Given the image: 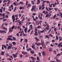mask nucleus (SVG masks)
Wrapping results in <instances>:
<instances>
[{
	"mask_svg": "<svg viewBox=\"0 0 62 62\" xmlns=\"http://www.w3.org/2000/svg\"><path fill=\"white\" fill-rule=\"evenodd\" d=\"M12 47V45L11 44H9V46H8L7 48L8 50H9L11 48V47Z\"/></svg>",
	"mask_w": 62,
	"mask_h": 62,
	"instance_id": "f257e3e1",
	"label": "nucleus"
},
{
	"mask_svg": "<svg viewBox=\"0 0 62 62\" xmlns=\"http://www.w3.org/2000/svg\"><path fill=\"white\" fill-rule=\"evenodd\" d=\"M15 18L14 17V15L12 16V19L13 20V22H14L16 19H15Z\"/></svg>",
	"mask_w": 62,
	"mask_h": 62,
	"instance_id": "f03ea898",
	"label": "nucleus"
},
{
	"mask_svg": "<svg viewBox=\"0 0 62 62\" xmlns=\"http://www.w3.org/2000/svg\"><path fill=\"white\" fill-rule=\"evenodd\" d=\"M27 29H28V28L27 27L24 30V31L25 33H27Z\"/></svg>",
	"mask_w": 62,
	"mask_h": 62,
	"instance_id": "7ed1b4c3",
	"label": "nucleus"
},
{
	"mask_svg": "<svg viewBox=\"0 0 62 62\" xmlns=\"http://www.w3.org/2000/svg\"><path fill=\"white\" fill-rule=\"evenodd\" d=\"M12 31H13V29H12V28H9V31L10 32H12Z\"/></svg>",
	"mask_w": 62,
	"mask_h": 62,
	"instance_id": "20e7f679",
	"label": "nucleus"
},
{
	"mask_svg": "<svg viewBox=\"0 0 62 62\" xmlns=\"http://www.w3.org/2000/svg\"><path fill=\"white\" fill-rule=\"evenodd\" d=\"M36 24L37 25H39V22L38 21H36Z\"/></svg>",
	"mask_w": 62,
	"mask_h": 62,
	"instance_id": "39448f33",
	"label": "nucleus"
},
{
	"mask_svg": "<svg viewBox=\"0 0 62 62\" xmlns=\"http://www.w3.org/2000/svg\"><path fill=\"white\" fill-rule=\"evenodd\" d=\"M32 17L33 18V19L34 21H37L36 19H35L34 18V16H32Z\"/></svg>",
	"mask_w": 62,
	"mask_h": 62,
	"instance_id": "423d86ee",
	"label": "nucleus"
},
{
	"mask_svg": "<svg viewBox=\"0 0 62 62\" xmlns=\"http://www.w3.org/2000/svg\"><path fill=\"white\" fill-rule=\"evenodd\" d=\"M7 40H10L11 41V40H13V39H12V38H7Z\"/></svg>",
	"mask_w": 62,
	"mask_h": 62,
	"instance_id": "0eeeda50",
	"label": "nucleus"
},
{
	"mask_svg": "<svg viewBox=\"0 0 62 62\" xmlns=\"http://www.w3.org/2000/svg\"><path fill=\"white\" fill-rule=\"evenodd\" d=\"M30 53H31V54H33L35 53V52L34 51L32 50L30 51Z\"/></svg>",
	"mask_w": 62,
	"mask_h": 62,
	"instance_id": "6e6552de",
	"label": "nucleus"
},
{
	"mask_svg": "<svg viewBox=\"0 0 62 62\" xmlns=\"http://www.w3.org/2000/svg\"><path fill=\"white\" fill-rule=\"evenodd\" d=\"M13 57L14 58H16V57L17 56V55H15V54H13Z\"/></svg>",
	"mask_w": 62,
	"mask_h": 62,
	"instance_id": "1a4fd4ad",
	"label": "nucleus"
},
{
	"mask_svg": "<svg viewBox=\"0 0 62 62\" xmlns=\"http://www.w3.org/2000/svg\"><path fill=\"white\" fill-rule=\"evenodd\" d=\"M36 6L34 5L32 6V8L33 9H36Z\"/></svg>",
	"mask_w": 62,
	"mask_h": 62,
	"instance_id": "9d476101",
	"label": "nucleus"
},
{
	"mask_svg": "<svg viewBox=\"0 0 62 62\" xmlns=\"http://www.w3.org/2000/svg\"><path fill=\"white\" fill-rule=\"evenodd\" d=\"M30 29L31 30H33V28L32 27V25H30Z\"/></svg>",
	"mask_w": 62,
	"mask_h": 62,
	"instance_id": "9b49d317",
	"label": "nucleus"
},
{
	"mask_svg": "<svg viewBox=\"0 0 62 62\" xmlns=\"http://www.w3.org/2000/svg\"><path fill=\"white\" fill-rule=\"evenodd\" d=\"M38 35V32H35L34 34L35 36H37Z\"/></svg>",
	"mask_w": 62,
	"mask_h": 62,
	"instance_id": "f8f14e48",
	"label": "nucleus"
},
{
	"mask_svg": "<svg viewBox=\"0 0 62 62\" xmlns=\"http://www.w3.org/2000/svg\"><path fill=\"white\" fill-rule=\"evenodd\" d=\"M31 50H32V49L30 48L29 49H27V51H31Z\"/></svg>",
	"mask_w": 62,
	"mask_h": 62,
	"instance_id": "ddd939ff",
	"label": "nucleus"
},
{
	"mask_svg": "<svg viewBox=\"0 0 62 62\" xmlns=\"http://www.w3.org/2000/svg\"><path fill=\"white\" fill-rule=\"evenodd\" d=\"M12 43H13L14 45H15L16 44V42H12Z\"/></svg>",
	"mask_w": 62,
	"mask_h": 62,
	"instance_id": "4468645a",
	"label": "nucleus"
},
{
	"mask_svg": "<svg viewBox=\"0 0 62 62\" xmlns=\"http://www.w3.org/2000/svg\"><path fill=\"white\" fill-rule=\"evenodd\" d=\"M38 3H37V4H39L40 3V1L39 0H37Z\"/></svg>",
	"mask_w": 62,
	"mask_h": 62,
	"instance_id": "2eb2a0df",
	"label": "nucleus"
},
{
	"mask_svg": "<svg viewBox=\"0 0 62 62\" xmlns=\"http://www.w3.org/2000/svg\"><path fill=\"white\" fill-rule=\"evenodd\" d=\"M4 53H5V52L4 51H2L1 52V55H2L4 54Z\"/></svg>",
	"mask_w": 62,
	"mask_h": 62,
	"instance_id": "dca6fc26",
	"label": "nucleus"
},
{
	"mask_svg": "<svg viewBox=\"0 0 62 62\" xmlns=\"http://www.w3.org/2000/svg\"><path fill=\"white\" fill-rule=\"evenodd\" d=\"M22 21H20L19 22V24L20 25H22Z\"/></svg>",
	"mask_w": 62,
	"mask_h": 62,
	"instance_id": "f3484780",
	"label": "nucleus"
},
{
	"mask_svg": "<svg viewBox=\"0 0 62 62\" xmlns=\"http://www.w3.org/2000/svg\"><path fill=\"white\" fill-rule=\"evenodd\" d=\"M28 8H30L31 6V5L30 4H28Z\"/></svg>",
	"mask_w": 62,
	"mask_h": 62,
	"instance_id": "a211bd4d",
	"label": "nucleus"
},
{
	"mask_svg": "<svg viewBox=\"0 0 62 62\" xmlns=\"http://www.w3.org/2000/svg\"><path fill=\"white\" fill-rule=\"evenodd\" d=\"M24 9V7H20V9Z\"/></svg>",
	"mask_w": 62,
	"mask_h": 62,
	"instance_id": "6ab92c4d",
	"label": "nucleus"
},
{
	"mask_svg": "<svg viewBox=\"0 0 62 62\" xmlns=\"http://www.w3.org/2000/svg\"><path fill=\"white\" fill-rule=\"evenodd\" d=\"M36 45H37L38 46H39V45H41V43H37L36 44Z\"/></svg>",
	"mask_w": 62,
	"mask_h": 62,
	"instance_id": "aec40b11",
	"label": "nucleus"
},
{
	"mask_svg": "<svg viewBox=\"0 0 62 62\" xmlns=\"http://www.w3.org/2000/svg\"><path fill=\"white\" fill-rule=\"evenodd\" d=\"M48 16H49V15H48V14H47L46 15L45 17L46 18H47V17H48Z\"/></svg>",
	"mask_w": 62,
	"mask_h": 62,
	"instance_id": "412c9836",
	"label": "nucleus"
},
{
	"mask_svg": "<svg viewBox=\"0 0 62 62\" xmlns=\"http://www.w3.org/2000/svg\"><path fill=\"white\" fill-rule=\"evenodd\" d=\"M32 46H31L32 48L34 47L35 46V44H33L32 45Z\"/></svg>",
	"mask_w": 62,
	"mask_h": 62,
	"instance_id": "4be33fe9",
	"label": "nucleus"
},
{
	"mask_svg": "<svg viewBox=\"0 0 62 62\" xmlns=\"http://www.w3.org/2000/svg\"><path fill=\"white\" fill-rule=\"evenodd\" d=\"M45 38H47L48 39H49V36L48 35H46L45 36Z\"/></svg>",
	"mask_w": 62,
	"mask_h": 62,
	"instance_id": "5701e85b",
	"label": "nucleus"
},
{
	"mask_svg": "<svg viewBox=\"0 0 62 62\" xmlns=\"http://www.w3.org/2000/svg\"><path fill=\"white\" fill-rule=\"evenodd\" d=\"M13 7V5L12 4L10 6V8H12Z\"/></svg>",
	"mask_w": 62,
	"mask_h": 62,
	"instance_id": "b1692460",
	"label": "nucleus"
},
{
	"mask_svg": "<svg viewBox=\"0 0 62 62\" xmlns=\"http://www.w3.org/2000/svg\"><path fill=\"white\" fill-rule=\"evenodd\" d=\"M56 39L57 40H58L59 38L58 37V36H56Z\"/></svg>",
	"mask_w": 62,
	"mask_h": 62,
	"instance_id": "393cba45",
	"label": "nucleus"
},
{
	"mask_svg": "<svg viewBox=\"0 0 62 62\" xmlns=\"http://www.w3.org/2000/svg\"><path fill=\"white\" fill-rule=\"evenodd\" d=\"M42 54L43 55H45V53H44V51H42Z\"/></svg>",
	"mask_w": 62,
	"mask_h": 62,
	"instance_id": "a878e982",
	"label": "nucleus"
},
{
	"mask_svg": "<svg viewBox=\"0 0 62 62\" xmlns=\"http://www.w3.org/2000/svg\"><path fill=\"white\" fill-rule=\"evenodd\" d=\"M61 61L59 60H58V59H56V62H60Z\"/></svg>",
	"mask_w": 62,
	"mask_h": 62,
	"instance_id": "bb28decb",
	"label": "nucleus"
},
{
	"mask_svg": "<svg viewBox=\"0 0 62 62\" xmlns=\"http://www.w3.org/2000/svg\"><path fill=\"white\" fill-rule=\"evenodd\" d=\"M13 38L14 40H16V38L14 37H13Z\"/></svg>",
	"mask_w": 62,
	"mask_h": 62,
	"instance_id": "cd10ccee",
	"label": "nucleus"
},
{
	"mask_svg": "<svg viewBox=\"0 0 62 62\" xmlns=\"http://www.w3.org/2000/svg\"><path fill=\"white\" fill-rule=\"evenodd\" d=\"M41 43L42 44V45L43 46L44 45V43H43V42L42 41H41Z\"/></svg>",
	"mask_w": 62,
	"mask_h": 62,
	"instance_id": "c85d7f7f",
	"label": "nucleus"
},
{
	"mask_svg": "<svg viewBox=\"0 0 62 62\" xmlns=\"http://www.w3.org/2000/svg\"><path fill=\"white\" fill-rule=\"evenodd\" d=\"M43 36H39V38L41 39H42V38Z\"/></svg>",
	"mask_w": 62,
	"mask_h": 62,
	"instance_id": "c756f323",
	"label": "nucleus"
},
{
	"mask_svg": "<svg viewBox=\"0 0 62 62\" xmlns=\"http://www.w3.org/2000/svg\"><path fill=\"white\" fill-rule=\"evenodd\" d=\"M6 33V31H2V33H4V34L5 33Z\"/></svg>",
	"mask_w": 62,
	"mask_h": 62,
	"instance_id": "7c9ffc66",
	"label": "nucleus"
},
{
	"mask_svg": "<svg viewBox=\"0 0 62 62\" xmlns=\"http://www.w3.org/2000/svg\"><path fill=\"white\" fill-rule=\"evenodd\" d=\"M16 35L17 37H19V33H18L16 34Z\"/></svg>",
	"mask_w": 62,
	"mask_h": 62,
	"instance_id": "2f4dec72",
	"label": "nucleus"
},
{
	"mask_svg": "<svg viewBox=\"0 0 62 62\" xmlns=\"http://www.w3.org/2000/svg\"><path fill=\"white\" fill-rule=\"evenodd\" d=\"M44 32V30H43L42 31H40V33H42Z\"/></svg>",
	"mask_w": 62,
	"mask_h": 62,
	"instance_id": "473e14b6",
	"label": "nucleus"
},
{
	"mask_svg": "<svg viewBox=\"0 0 62 62\" xmlns=\"http://www.w3.org/2000/svg\"><path fill=\"white\" fill-rule=\"evenodd\" d=\"M43 46V48H44V49H45V47H46L45 45H43V46Z\"/></svg>",
	"mask_w": 62,
	"mask_h": 62,
	"instance_id": "72a5a7b5",
	"label": "nucleus"
},
{
	"mask_svg": "<svg viewBox=\"0 0 62 62\" xmlns=\"http://www.w3.org/2000/svg\"><path fill=\"white\" fill-rule=\"evenodd\" d=\"M49 35L50 36H51V37H53V35H52V34H49Z\"/></svg>",
	"mask_w": 62,
	"mask_h": 62,
	"instance_id": "f704fd0d",
	"label": "nucleus"
},
{
	"mask_svg": "<svg viewBox=\"0 0 62 62\" xmlns=\"http://www.w3.org/2000/svg\"><path fill=\"white\" fill-rule=\"evenodd\" d=\"M41 26H38L37 27V28H38V29L40 28H41Z\"/></svg>",
	"mask_w": 62,
	"mask_h": 62,
	"instance_id": "c9c22d12",
	"label": "nucleus"
},
{
	"mask_svg": "<svg viewBox=\"0 0 62 62\" xmlns=\"http://www.w3.org/2000/svg\"><path fill=\"white\" fill-rule=\"evenodd\" d=\"M56 15H55L53 17V19H54L56 17Z\"/></svg>",
	"mask_w": 62,
	"mask_h": 62,
	"instance_id": "e433bc0d",
	"label": "nucleus"
},
{
	"mask_svg": "<svg viewBox=\"0 0 62 62\" xmlns=\"http://www.w3.org/2000/svg\"><path fill=\"white\" fill-rule=\"evenodd\" d=\"M60 55H61V54H57L56 55L57 56H60Z\"/></svg>",
	"mask_w": 62,
	"mask_h": 62,
	"instance_id": "4c0bfd02",
	"label": "nucleus"
},
{
	"mask_svg": "<svg viewBox=\"0 0 62 62\" xmlns=\"http://www.w3.org/2000/svg\"><path fill=\"white\" fill-rule=\"evenodd\" d=\"M46 3H47V4H48V3H50V1H46Z\"/></svg>",
	"mask_w": 62,
	"mask_h": 62,
	"instance_id": "58836bf2",
	"label": "nucleus"
},
{
	"mask_svg": "<svg viewBox=\"0 0 62 62\" xmlns=\"http://www.w3.org/2000/svg\"><path fill=\"white\" fill-rule=\"evenodd\" d=\"M35 39H36V40H39V39H38L37 38V37H35Z\"/></svg>",
	"mask_w": 62,
	"mask_h": 62,
	"instance_id": "ea45409f",
	"label": "nucleus"
},
{
	"mask_svg": "<svg viewBox=\"0 0 62 62\" xmlns=\"http://www.w3.org/2000/svg\"><path fill=\"white\" fill-rule=\"evenodd\" d=\"M46 30H49V29H50L49 28H48L47 27H46Z\"/></svg>",
	"mask_w": 62,
	"mask_h": 62,
	"instance_id": "a19ab883",
	"label": "nucleus"
},
{
	"mask_svg": "<svg viewBox=\"0 0 62 62\" xmlns=\"http://www.w3.org/2000/svg\"><path fill=\"white\" fill-rule=\"evenodd\" d=\"M39 19H40V20H43V19H42V17H39Z\"/></svg>",
	"mask_w": 62,
	"mask_h": 62,
	"instance_id": "79ce46f5",
	"label": "nucleus"
},
{
	"mask_svg": "<svg viewBox=\"0 0 62 62\" xmlns=\"http://www.w3.org/2000/svg\"><path fill=\"white\" fill-rule=\"evenodd\" d=\"M31 2H32V4L33 5H34V4H35V3L33 2V1H31Z\"/></svg>",
	"mask_w": 62,
	"mask_h": 62,
	"instance_id": "37998d69",
	"label": "nucleus"
},
{
	"mask_svg": "<svg viewBox=\"0 0 62 62\" xmlns=\"http://www.w3.org/2000/svg\"><path fill=\"white\" fill-rule=\"evenodd\" d=\"M24 17H23L22 19V22H23V21H24Z\"/></svg>",
	"mask_w": 62,
	"mask_h": 62,
	"instance_id": "c03bdc74",
	"label": "nucleus"
},
{
	"mask_svg": "<svg viewBox=\"0 0 62 62\" xmlns=\"http://www.w3.org/2000/svg\"><path fill=\"white\" fill-rule=\"evenodd\" d=\"M45 24H46V25H48V24H47V22H45Z\"/></svg>",
	"mask_w": 62,
	"mask_h": 62,
	"instance_id": "a18cd8bd",
	"label": "nucleus"
},
{
	"mask_svg": "<svg viewBox=\"0 0 62 62\" xmlns=\"http://www.w3.org/2000/svg\"><path fill=\"white\" fill-rule=\"evenodd\" d=\"M28 2V1H26V5H27Z\"/></svg>",
	"mask_w": 62,
	"mask_h": 62,
	"instance_id": "49530a36",
	"label": "nucleus"
},
{
	"mask_svg": "<svg viewBox=\"0 0 62 62\" xmlns=\"http://www.w3.org/2000/svg\"><path fill=\"white\" fill-rule=\"evenodd\" d=\"M23 57V55H20V58H22Z\"/></svg>",
	"mask_w": 62,
	"mask_h": 62,
	"instance_id": "de8ad7c7",
	"label": "nucleus"
},
{
	"mask_svg": "<svg viewBox=\"0 0 62 62\" xmlns=\"http://www.w3.org/2000/svg\"><path fill=\"white\" fill-rule=\"evenodd\" d=\"M61 45H60V44H58V47H60V46H61Z\"/></svg>",
	"mask_w": 62,
	"mask_h": 62,
	"instance_id": "09e8293b",
	"label": "nucleus"
},
{
	"mask_svg": "<svg viewBox=\"0 0 62 62\" xmlns=\"http://www.w3.org/2000/svg\"><path fill=\"white\" fill-rule=\"evenodd\" d=\"M37 31H38V30L37 29H36L34 31V32H37Z\"/></svg>",
	"mask_w": 62,
	"mask_h": 62,
	"instance_id": "8fccbe9b",
	"label": "nucleus"
},
{
	"mask_svg": "<svg viewBox=\"0 0 62 62\" xmlns=\"http://www.w3.org/2000/svg\"><path fill=\"white\" fill-rule=\"evenodd\" d=\"M7 0H5L3 1V3H5V2H7Z\"/></svg>",
	"mask_w": 62,
	"mask_h": 62,
	"instance_id": "3c124183",
	"label": "nucleus"
},
{
	"mask_svg": "<svg viewBox=\"0 0 62 62\" xmlns=\"http://www.w3.org/2000/svg\"><path fill=\"white\" fill-rule=\"evenodd\" d=\"M23 39L22 38H21V40H20V42H22V41L23 40Z\"/></svg>",
	"mask_w": 62,
	"mask_h": 62,
	"instance_id": "603ef678",
	"label": "nucleus"
},
{
	"mask_svg": "<svg viewBox=\"0 0 62 62\" xmlns=\"http://www.w3.org/2000/svg\"><path fill=\"white\" fill-rule=\"evenodd\" d=\"M38 33L39 34H40V33H41V32H40V31H38Z\"/></svg>",
	"mask_w": 62,
	"mask_h": 62,
	"instance_id": "864d4df0",
	"label": "nucleus"
},
{
	"mask_svg": "<svg viewBox=\"0 0 62 62\" xmlns=\"http://www.w3.org/2000/svg\"><path fill=\"white\" fill-rule=\"evenodd\" d=\"M31 59H34V57H31Z\"/></svg>",
	"mask_w": 62,
	"mask_h": 62,
	"instance_id": "5fc2aeb1",
	"label": "nucleus"
},
{
	"mask_svg": "<svg viewBox=\"0 0 62 62\" xmlns=\"http://www.w3.org/2000/svg\"><path fill=\"white\" fill-rule=\"evenodd\" d=\"M6 13L7 14H9V12H8V11Z\"/></svg>",
	"mask_w": 62,
	"mask_h": 62,
	"instance_id": "6e6d98bb",
	"label": "nucleus"
},
{
	"mask_svg": "<svg viewBox=\"0 0 62 62\" xmlns=\"http://www.w3.org/2000/svg\"><path fill=\"white\" fill-rule=\"evenodd\" d=\"M37 60H39V57H37Z\"/></svg>",
	"mask_w": 62,
	"mask_h": 62,
	"instance_id": "4d7b16f0",
	"label": "nucleus"
},
{
	"mask_svg": "<svg viewBox=\"0 0 62 62\" xmlns=\"http://www.w3.org/2000/svg\"><path fill=\"white\" fill-rule=\"evenodd\" d=\"M3 47H4V48H7V46H3Z\"/></svg>",
	"mask_w": 62,
	"mask_h": 62,
	"instance_id": "13d9d810",
	"label": "nucleus"
},
{
	"mask_svg": "<svg viewBox=\"0 0 62 62\" xmlns=\"http://www.w3.org/2000/svg\"><path fill=\"white\" fill-rule=\"evenodd\" d=\"M13 4H14V5H15V6H16V3H15V2H14L13 3Z\"/></svg>",
	"mask_w": 62,
	"mask_h": 62,
	"instance_id": "bf43d9fd",
	"label": "nucleus"
},
{
	"mask_svg": "<svg viewBox=\"0 0 62 62\" xmlns=\"http://www.w3.org/2000/svg\"><path fill=\"white\" fill-rule=\"evenodd\" d=\"M8 37H9H9H10V38H12V35L9 36H8Z\"/></svg>",
	"mask_w": 62,
	"mask_h": 62,
	"instance_id": "052dcab7",
	"label": "nucleus"
},
{
	"mask_svg": "<svg viewBox=\"0 0 62 62\" xmlns=\"http://www.w3.org/2000/svg\"><path fill=\"white\" fill-rule=\"evenodd\" d=\"M19 5V4L18 3H17L16 4V6H18V5Z\"/></svg>",
	"mask_w": 62,
	"mask_h": 62,
	"instance_id": "680f3d73",
	"label": "nucleus"
},
{
	"mask_svg": "<svg viewBox=\"0 0 62 62\" xmlns=\"http://www.w3.org/2000/svg\"><path fill=\"white\" fill-rule=\"evenodd\" d=\"M30 31V29H29L28 31V33H29V32Z\"/></svg>",
	"mask_w": 62,
	"mask_h": 62,
	"instance_id": "e2e57ef3",
	"label": "nucleus"
},
{
	"mask_svg": "<svg viewBox=\"0 0 62 62\" xmlns=\"http://www.w3.org/2000/svg\"><path fill=\"white\" fill-rule=\"evenodd\" d=\"M44 8H45V7H43L42 8V10H43L44 9Z\"/></svg>",
	"mask_w": 62,
	"mask_h": 62,
	"instance_id": "0e129e2a",
	"label": "nucleus"
},
{
	"mask_svg": "<svg viewBox=\"0 0 62 62\" xmlns=\"http://www.w3.org/2000/svg\"><path fill=\"white\" fill-rule=\"evenodd\" d=\"M39 56H40L41 55V53L40 52H39Z\"/></svg>",
	"mask_w": 62,
	"mask_h": 62,
	"instance_id": "69168bd1",
	"label": "nucleus"
},
{
	"mask_svg": "<svg viewBox=\"0 0 62 62\" xmlns=\"http://www.w3.org/2000/svg\"><path fill=\"white\" fill-rule=\"evenodd\" d=\"M54 41H55L54 40V39H53L52 40V42H54Z\"/></svg>",
	"mask_w": 62,
	"mask_h": 62,
	"instance_id": "338daca9",
	"label": "nucleus"
},
{
	"mask_svg": "<svg viewBox=\"0 0 62 62\" xmlns=\"http://www.w3.org/2000/svg\"><path fill=\"white\" fill-rule=\"evenodd\" d=\"M15 16H16V17H17L18 16V15H15Z\"/></svg>",
	"mask_w": 62,
	"mask_h": 62,
	"instance_id": "774afa93",
	"label": "nucleus"
}]
</instances>
